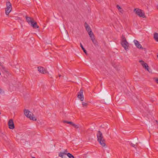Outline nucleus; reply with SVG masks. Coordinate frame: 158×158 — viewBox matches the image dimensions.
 <instances>
[{
    "label": "nucleus",
    "mask_w": 158,
    "mask_h": 158,
    "mask_svg": "<svg viewBox=\"0 0 158 158\" xmlns=\"http://www.w3.org/2000/svg\"><path fill=\"white\" fill-rule=\"evenodd\" d=\"M97 140L102 147H104L106 146L105 140L103 136L102 133L100 131H98L97 134Z\"/></svg>",
    "instance_id": "f257e3e1"
},
{
    "label": "nucleus",
    "mask_w": 158,
    "mask_h": 158,
    "mask_svg": "<svg viewBox=\"0 0 158 158\" xmlns=\"http://www.w3.org/2000/svg\"><path fill=\"white\" fill-rule=\"evenodd\" d=\"M24 114L27 117L29 118L31 120L36 121L37 120L33 114L28 110L25 109L24 110Z\"/></svg>",
    "instance_id": "f03ea898"
},
{
    "label": "nucleus",
    "mask_w": 158,
    "mask_h": 158,
    "mask_svg": "<svg viewBox=\"0 0 158 158\" xmlns=\"http://www.w3.org/2000/svg\"><path fill=\"white\" fill-rule=\"evenodd\" d=\"M6 7L5 10V14L8 15L12 9L11 4L9 1L6 2Z\"/></svg>",
    "instance_id": "7ed1b4c3"
},
{
    "label": "nucleus",
    "mask_w": 158,
    "mask_h": 158,
    "mask_svg": "<svg viewBox=\"0 0 158 158\" xmlns=\"http://www.w3.org/2000/svg\"><path fill=\"white\" fill-rule=\"evenodd\" d=\"M134 11L135 12V13L139 16L143 18H146L144 13L141 10L139 9H135Z\"/></svg>",
    "instance_id": "20e7f679"
},
{
    "label": "nucleus",
    "mask_w": 158,
    "mask_h": 158,
    "mask_svg": "<svg viewBox=\"0 0 158 158\" xmlns=\"http://www.w3.org/2000/svg\"><path fill=\"white\" fill-rule=\"evenodd\" d=\"M121 44L126 50L128 49L129 45L126 38H124L123 40H122Z\"/></svg>",
    "instance_id": "39448f33"
},
{
    "label": "nucleus",
    "mask_w": 158,
    "mask_h": 158,
    "mask_svg": "<svg viewBox=\"0 0 158 158\" xmlns=\"http://www.w3.org/2000/svg\"><path fill=\"white\" fill-rule=\"evenodd\" d=\"M77 97L81 101H83L84 98L83 94V90L82 89H81L79 92L78 93Z\"/></svg>",
    "instance_id": "423d86ee"
},
{
    "label": "nucleus",
    "mask_w": 158,
    "mask_h": 158,
    "mask_svg": "<svg viewBox=\"0 0 158 158\" xmlns=\"http://www.w3.org/2000/svg\"><path fill=\"white\" fill-rule=\"evenodd\" d=\"M139 62L141 63L143 67L145 69H146L149 72L152 73V71L151 70L150 71L148 69L149 66H148V64L146 63H145L143 60H140L139 61Z\"/></svg>",
    "instance_id": "0eeeda50"
},
{
    "label": "nucleus",
    "mask_w": 158,
    "mask_h": 158,
    "mask_svg": "<svg viewBox=\"0 0 158 158\" xmlns=\"http://www.w3.org/2000/svg\"><path fill=\"white\" fill-rule=\"evenodd\" d=\"M8 125L9 128L11 129H13L15 128L14 122L12 119H10L9 120Z\"/></svg>",
    "instance_id": "6e6552de"
},
{
    "label": "nucleus",
    "mask_w": 158,
    "mask_h": 158,
    "mask_svg": "<svg viewBox=\"0 0 158 158\" xmlns=\"http://www.w3.org/2000/svg\"><path fill=\"white\" fill-rule=\"evenodd\" d=\"M38 71L41 73L45 74L47 73V70L44 68L42 67H38Z\"/></svg>",
    "instance_id": "1a4fd4ad"
},
{
    "label": "nucleus",
    "mask_w": 158,
    "mask_h": 158,
    "mask_svg": "<svg viewBox=\"0 0 158 158\" xmlns=\"http://www.w3.org/2000/svg\"><path fill=\"white\" fill-rule=\"evenodd\" d=\"M134 43L137 48L139 49H143V47L138 41L136 40H134Z\"/></svg>",
    "instance_id": "9d476101"
},
{
    "label": "nucleus",
    "mask_w": 158,
    "mask_h": 158,
    "mask_svg": "<svg viewBox=\"0 0 158 158\" xmlns=\"http://www.w3.org/2000/svg\"><path fill=\"white\" fill-rule=\"evenodd\" d=\"M26 21L28 23L30 24L32 22H33V21H34L33 18H31L30 17L26 16Z\"/></svg>",
    "instance_id": "9b49d317"
},
{
    "label": "nucleus",
    "mask_w": 158,
    "mask_h": 158,
    "mask_svg": "<svg viewBox=\"0 0 158 158\" xmlns=\"http://www.w3.org/2000/svg\"><path fill=\"white\" fill-rule=\"evenodd\" d=\"M30 25L34 28H39V26L37 25L36 22L35 21H33V22H32L30 24Z\"/></svg>",
    "instance_id": "f8f14e48"
},
{
    "label": "nucleus",
    "mask_w": 158,
    "mask_h": 158,
    "mask_svg": "<svg viewBox=\"0 0 158 158\" xmlns=\"http://www.w3.org/2000/svg\"><path fill=\"white\" fill-rule=\"evenodd\" d=\"M85 26L86 28V29L87 31L88 32L90 31H91V28L87 24V23L85 22Z\"/></svg>",
    "instance_id": "ddd939ff"
},
{
    "label": "nucleus",
    "mask_w": 158,
    "mask_h": 158,
    "mask_svg": "<svg viewBox=\"0 0 158 158\" xmlns=\"http://www.w3.org/2000/svg\"><path fill=\"white\" fill-rule=\"evenodd\" d=\"M154 39L156 41L158 42V33L155 32L154 34Z\"/></svg>",
    "instance_id": "4468645a"
},
{
    "label": "nucleus",
    "mask_w": 158,
    "mask_h": 158,
    "mask_svg": "<svg viewBox=\"0 0 158 158\" xmlns=\"http://www.w3.org/2000/svg\"><path fill=\"white\" fill-rule=\"evenodd\" d=\"M88 34L90 36L91 39H93V38H94V36L92 31H90L89 32Z\"/></svg>",
    "instance_id": "2eb2a0df"
},
{
    "label": "nucleus",
    "mask_w": 158,
    "mask_h": 158,
    "mask_svg": "<svg viewBox=\"0 0 158 158\" xmlns=\"http://www.w3.org/2000/svg\"><path fill=\"white\" fill-rule=\"evenodd\" d=\"M66 155V154H65L62 152H60L59 153V156L61 157L62 158H67V157L65 155Z\"/></svg>",
    "instance_id": "dca6fc26"
},
{
    "label": "nucleus",
    "mask_w": 158,
    "mask_h": 158,
    "mask_svg": "<svg viewBox=\"0 0 158 158\" xmlns=\"http://www.w3.org/2000/svg\"><path fill=\"white\" fill-rule=\"evenodd\" d=\"M63 122L64 123H67L68 124H71V125H72V126L73 125V123L71 121L69 122V121H63Z\"/></svg>",
    "instance_id": "f3484780"
},
{
    "label": "nucleus",
    "mask_w": 158,
    "mask_h": 158,
    "mask_svg": "<svg viewBox=\"0 0 158 158\" xmlns=\"http://www.w3.org/2000/svg\"><path fill=\"white\" fill-rule=\"evenodd\" d=\"M117 7L120 12L122 13L123 10L119 5H117Z\"/></svg>",
    "instance_id": "a211bd4d"
},
{
    "label": "nucleus",
    "mask_w": 158,
    "mask_h": 158,
    "mask_svg": "<svg viewBox=\"0 0 158 158\" xmlns=\"http://www.w3.org/2000/svg\"><path fill=\"white\" fill-rule=\"evenodd\" d=\"M67 156L69 158H74L73 156L70 153L67 154Z\"/></svg>",
    "instance_id": "6ab92c4d"
},
{
    "label": "nucleus",
    "mask_w": 158,
    "mask_h": 158,
    "mask_svg": "<svg viewBox=\"0 0 158 158\" xmlns=\"http://www.w3.org/2000/svg\"><path fill=\"white\" fill-rule=\"evenodd\" d=\"M73 126L75 128L77 129L79 127V125H76L73 123Z\"/></svg>",
    "instance_id": "aec40b11"
},
{
    "label": "nucleus",
    "mask_w": 158,
    "mask_h": 158,
    "mask_svg": "<svg viewBox=\"0 0 158 158\" xmlns=\"http://www.w3.org/2000/svg\"><path fill=\"white\" fill-rule=\"evenodd\" d=\"M82 104L83 107H86L88 105V104L84 102H82Z\"/></svg>",
    "instance_id": "412c9836"
},
{
    "label": "nucleus",
    "mask_w": 158,
    "mask_h": 158,
    "mask_svg": "<svg viewBox=\"0 0 158 158\" xmlns=\"http://www.w3.org/2000/svg\"><path fill=\"white\" fill-rule=\"evenodd\" d=\"M63 153H64V154L66 155H67V154L68 153V151L67 149L65 150L63 152H62Z\"/></svg>",
    "instance_id": "4be33fe9"
},
{
    "label": "nucleus",
    "mask_w": 158,
    "mask_h": 158,
    "mask_svg": "<svg viewBox=\"0 0 158 158\" xmlns=\"http://www.w3.org/2000/svg\"><path fill=\"white\" fill-rule=\"evenodd\" d=\"M93 42L94 44H96V41L95 40V38H93V39H91Z\"/></svg>",
    "instance_id": "5701e85b"
},
{
    "label": "nucleus",
    "mask_w": 158,
    "mask_h": 158,
    "mask_svg": "<svg viewBox=\"0 0 158 158\" xmlns=\"http://www.w3.org/2000/svg\"><path fill=\"white\" fill-rule=\"evenodd\" d=\"M4 94V91L1 89L0 88V94Z\"/></svg>",
    "instance_id": "b1692460"
},
{
    "label": "nucleus",
    "mask_w": 158,
    "mask_h": 158,
    "mask_svg": "<svg viewBox=\"0 0 158 158\" xmlns=\"http://www.w3.org/2000/svg\"><path fill=\"white\" fill-rule=\"evenodd\" d=\"M154 79L155 80L156 83L158 84V78H154Z\"/></svg>",
    "instance_id": "393cba45"
},
{
    "label": "nucleus",
    "mask_w": 158,
    "mask_h": 158,
    "mask_svg": "<svg viewBox=\"0 0 158 158\" xmlns=\"http://www.w3.org/2000/svg\"><path fill=\"white\" fill-rule=\"evenodd\" d=\"M80 47H81V48L83 50H84V49H85L83 47V46H82V44L81 43H80Z\"/></svg>",
    "instance_id": "a878e982"
},
{
    "label": "nucleus",
    "mask_w": 158,
    "mask_h": 158,
    "mask_svg": "<svg viewBox=\"0 0 158 158\" xmlns=\"http://www.w3.org/2000/svg\"><path fill=\"white\" fill-rule=\"evenodd\" d=\"M131 146H132L133 147H135V148H136V147H135V144H134L133 143H131Z\"/></svg>",
    "instance_id": "bb28decb"
},
{
    "label": "nucleus",
    "mask_w": 158,
    "mask_h": 158,
    "mask_svg": "<svg viewBox=\"0 0 158 158\" xmlns=\"http://www.w3.org/2000/svg\"><path fill=\"white\" fill-rule=\"evenodd\" d=\"M84 52H85V53L86 54H87V52L86 51L85 49L84 50H83Z\"/></svg>",
    "instance_id": "cd10ccee"
},
{
    "label": "nucleus",
    "mask_w": 158,
    "mask_h": 158,
    "mask_svg": "<svg viewBox=\"0 0 158 158\" xmlns=\"http://www.w3.org/2000/svg\"><path fill=\"white\" fill-rule=\"evenodd\" d=\"M125 38V37L123 36V35H122V40H123V38Z\"/></svg>",
    "instance_id": "c85d7f7f"
},
{
    "label": "nucleus",
    "mask_w": 158,
    "mask_h": 158,
    "mask_svg": "<svg viewBox=\"0 0 158 158\" xmlns=\"http://www.w3.org/2000/svg\"><path fill=\"white\" fill-rule=\"evenodd\" d=\"M157 9H158V5L157 6Z\"/></svg>",
    "instance_id": "c756f323"
},
{
    "label": "nucleus",
    "mask_w": 158,
    "mask_h": 158,
    "mask_svg": "<svg viewBox=\"0 0 158 158\" xmlns=\"http://www.w3.org/2000/svg\"><path fill=\"white\" fill-rule=\"evenodd\" d=\"M59 77H60V75H59Z\"/></svg>",
    "instance_id": "7c9ffc66"
},
{
    "label": "nucleus",
    "mask_w": 158,
    "mask_h": 158,
    "mask_svg": "<svg viewBox=\"0 0 158 158\" xmlns=\"http://www.w3.org/2000/svg\"><path fill=\"white\" fill-rule=\"evenodd\" d=\"M157 58H158V55H157Z\"/></svg>",
    "instance_id": "2f4dec72"
},
{
    "label": "nucleus",
    "mask_w": 158,
    "mask_h": 158,
    "mask_svg": "<svg viewBox=\"0 0 158 158\" xmlns=\"http://www.w3.org/2000/svg\"><path fill=\"white\" fill-rule=\"evenodd\" d=\"M157 124H158V122H157Z\"/></svg>",
    "instance_id": "473e14b6"
}]
</instances>
